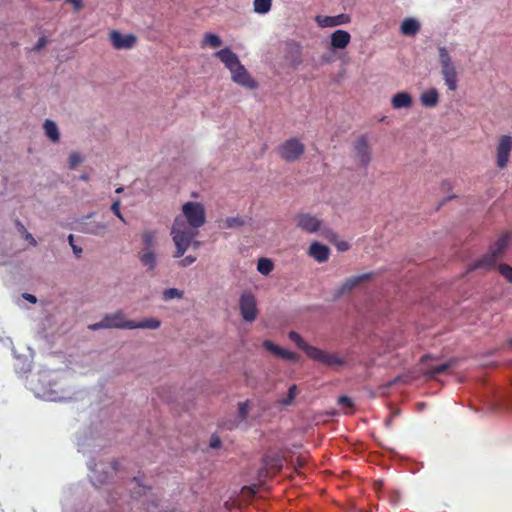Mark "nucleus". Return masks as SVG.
I'll return each mask as SVG.
<instances>
[{
    "instance_id": "1",
    "label": "nucleus",
    "mask_w": 512,
    "mask_h": 512,
    "mask_svg": "<svg viewBox=\"0 0 512 512\" xmlns=\"http://www.w3.org/2000/svg\"><path fill=\"white\" fill-rule=\"evenodd\" d=\"M206 222V213L200 202L188 201L182 206V214L176 216L171 228L176 251L174 258L184 255L192 240L199 234V228Z\"/></svg>"
},
{
    "instance_id": "2",
    "label": "nucleus",
    "mask_w": 512,
    "mask_h": 512,
    "mask_svg": "<svg viewBox=\"0 0 512 512\" xmlns=\"http://www.w3.org/2000/svg\"><path fill=\"white\" fill-rule=\"evenodd\" d=\"M509 241V235L504 234L501 237H499L491 246L488 251L481 259L475 261L473 264L470 265L469 271L474 270H491L495 267L499 257L504 252L508 245Z\"/></svg>"
},
{
    "instance_id": "3",
    "label": "nucleus",
    "mask_w": 512,
    "mask_h": 512,
    "mask_svg": "<svg viewBox=\"0 0 512 512\" xmlns=\"http://www.w3.org/2000/svg\"><path fill=\"white\" fill-rule=\"evenodd\" d=\"M439 65L440 73L445 85L449 91H455L458 88V71L446 47H439Z\"/></svg>"
},
{
    "instance_id": "4",
    "label": "nucleus",
    "mask_w": 512,
    "mask_h": 512,
    "mask_svg": "<svg viewBox=\"0 0 512 512\" xmlns=\"http://www.w3.org/2000/svg\"><path fill=\"white\" fill-rule=\"evenodd\" d=\"M305 152V145L297 138L292 137L285 140L277 148L278 155L286 162H295Z\"/></svg>"
},
{
    "instance_id": "5",
    "label": "nucleus",
    "mask_w": 512,
    "mask_h": 512,
    "mask_svg": "<svg viewBox=\"0 0 512 512\" xmlns=\"http://www.w3.org/2000/svg\"><path fill=\"white\" fill-rule=\"evenodd\" d=\"M450 367L449 362L439 363L435 359H430L428 356H424L420 361V368L418 369V373L420 372L422 375L426 376L428 379L435 378L437 375L443 374L447 372Z\"/></svg>"
},
{
    "instance_id": "6",
    "label": "nucleus",
    "mask_w": 512,
    "mask_h": 512,
    "mask_svg": "<svg viewBox=\"0 0 512 512\" xmlns=\"http://www.w3.org/2000/svg\"><path fill=\"white\" fill-rule=\"evenodd\" d=\"M309 358L328 367H338L345 364L344 358L339 354L328 353L317 347L309 349Z\"/></svg>"
},
{
    "instance_id": "7",
    "label": "nucleus",
    "mask_w": 512,
    "mask_h": 512,
    "mask_svg": "<svg viewBox=\"0 0 512 512\" xmlns=\"http://www.w3.org/2000/svg\"><path fill=\"white\" fill-rule=\"evenodd\" d=\"M240 313L247 322H253L257 318V302L255 296L250 292H245L239 300Z\"/></svg>"
},
{
    "instance_id": "8",
    "label": "nucleus",
    "mask_w": 512,
    "mask_h": 512,
    "mask_svg": "<svg viewBox=\"0 0 512 512\" xmlns=\"http://www.w3.org/2000/svg\"><path fill=\"white\" fill-rule=\"evenodd\" d=\"M356 160L363 167H367L372 160V152L366 135L359 136L353 143Z\"/></svg>"
},
{
    "instance_id": "9",
    "label": "nucleus",
    "mask_w": 512,
    "mask_h": 512,
    "mask_svg": "<svg viewBox=\"0 0 512 512\" xmlns=\"http://www.w3.org/2000/svg\"><path fill=\"white\" fill-rule=\"evenodd\" d=\"M512 150V136L504 135L500 137L496 148L497 166L503 169L507 166L510 152Z\"/></svg>"
},
{
    "instance_id": "10",
    "label": "nucleus",
    "mask_w": 512,
    "mask_h": 512,
    "mask_svg": "<svg viewBox=\"0 0 512 512\" xmlns=\"http://www.w3.org/2000/svg\"><path fill=\"white\" fill-rule=\"evenodd\" d=\"M103 317L108 329H133L132 320L127 319L122 310L106 314Z\"/></svg>"
},
{
    "instance_id": "11",
    "label": "nucleus",
    "mask_w": 512,
    "mask_h": 512,
    "mask_svg": "<svg viewBox=\"0 0 512 512\" xmlns=\"http://www.w3.org/2000/svg\"><path fill=\"white\" fill-rule=\"evenodd\" d=\"M231 76L233 82L247 89L252 90L258 87L257 81L251 77L247 69L242 64L231 72Z\"/></svg>"
},
{
    "instance_id": "12",
    "label": "nucleus",
    "mask_w": 512,
    "mask_h": 512,
    "mask_svg": "<svg viewBox=\"0 0 512 512\" xmlns=\"http://www.w3.org/2000/svg\"><path fill=\"white\" fill-rule=\"evenodd\" d=\"M109 39L115 49H131L136 44L137 38L133 34L123 35L117 30L109 33Z\"/></svg>"
},
{
    "instance_id": "13",
    "label": "nucleus",
    "mask_w": 512,
    "mask_h": 512,
    "mask_svg": "<svg viewBox=\"0 0 512 512\" xmlns=\"http://www.w3.org/2000/svg\"><path fill=\"white\" fill-rule=\"evenodd\" d=\"M297 227L307 233H315L321 227V220L309 213H300L296 216Z\"/></svg>"
},
{
    "instance_id": "14",
    "label": "nucleus",
    "mask_w": 512,
    "mask_h": 512,
    "mask_svg": "<svg viewBox=\"0 0 512 512\" xmlns=\"http://www.w3.org/2000/svg\"><path fill=\"white\" fill-rule=\"evenodd\" d=\"M107 230L104 223L90 220V216L83 218L78 224V231L92 235H103Z\"/></svg>"
},
{
    "instance_id": "15",
    "label": "nucleus",
    "mask_w": 512,
    "mask_h": 512,
    "mask_svg": "<svg viewBox=\"0 0 512 512\" xmlns=\"http://www.w3.org/2000/svg\"><path fill=\"white\" fill-rule=\"evenodd\" d=\"M215 56L224 64V66L232 72L240 64L238 56L228 47L221 49L215 53Z\"/></svg>"
},
{
    "instance_id": "16",
    "label": "nucleus",
    "mask_w": 512,
    "mask_h": 512,
    "mask_svg": "<svg viewBox=\"0 0 512 512\" xmlns=\"http://www.w3.org/2000/svg\"><path fill=\"white\" fill-rule=\"evenodd\" d=\"M215 56L224 64V66L232 72L240 64L238 56L228 47L221 49L215 53Z\"/></svg>"
},
{
    "instance_id": "17",
    "label": "nucleus",
    "mask_w": 512,
    "mask_h": 512,
    "mask_svg": "<svg viewBox=\"0 0 512 512\" xmlns=\"http://www.w3.org/2000/svg\"><path fill=\"white\" fill-rule=\"evenodd\" d=\"M308 255L318 263H324L329 259L330 249L328 246L315 241L309 246Z\"/></svg>"
},
{
    "instance_id": "18",
    "label": "nucleus",
    "mask_w": 512,
    "mask_h": 512,
    "mask_svg": "<svg viewBox=\"0 0 512 512\" xmlns=\"http://www.w3.org/2000/svg\"><path fill=\"white\" fill-rule=\"evenodd\" d=\"M350 16L347 14H339L336 16H317L316 22L320 27H334L350 22Z\"/></svg>"
},
{
    "instance_id": "19",
    "label": "nucleus",
    "mask_w": 512,
    "mask_h": 512,
    "mask_svg": "<svg viewBox=\"0 0 512 512\" xmlns=\"http://www.w3.org/2000/svg\"><path fill=\"white\" fill-rule=\"evenodd\" d=\"M374 276L373 273H364L357 276H351L347 278L342 286L340 287L339 292L341 294L346 293L359 286L362 282L371 279Z\"/></svg>"
},
{
    "instance_id": "20",
    "label": "nucleus",
    "mask_w": 512,
    "mask_h": 512,
    "mask_svg": "<svg viewBox=\"0 0 512 512\" xmlns=\"http://www.w3.org/2000/svg\"><path fill=\"white\" fill-rule=\"evenodd\" d=\"M391 105L395 110L410 108L413 105V98L408 92H399L391 98Z\"/></svg>"
},
{
    "instance_id": "21",
    "label": "nucleus",
    "mask_w": 512,
    "mask_h": 512,
    "mask_svg": "<svg viewBox=\"0 0 512 512\" xmlns=\"http://www.w3.org/2000/svg\"><path fill=\"white\" fill-rule=\"evenodd\" d=\"M351 40L350 34L345 30H336L331 35V46L334 49H344Z\"/></svg>"
},
{
    "instance_id": "22",
    "label": "nucleus",
    "mask_w": 512,
    "mask_h": 512,
    "mask_svg": "<svg viewBox=\"0 0 512 512\" xmlns=\"http://www.w3.org/2000/svg\"><path fill=\"white\" fill-rule=\"evenodd\" d=\"M420 102L423 106L428 108H434L439 103V92L436 88H429L422 92L420 96Z\"/></svg>"
},
{
    "instance_id": "23",
    "label": "nucleus",
    "mask_w": 512,
    "mask_h": 512,
    "mask_svg": "<svg viewBox=\"0 0 512 512\" xmlns=\"http://www.w3.org/2000/svg\"><path fill=\"white\" fill-rule=\"evenodd\" d=\"M44 130L46 136L52 141V142H58L60 139V133L58 130V127L56 123L52 120H46L44 122Z\"/></svg>"
},
{
    "instance_id": "24",
    "label": "nucleus",
    "mask_w": 512,
    "mask_h": 512,
    "mask_svg": "<svg viewBox=\"0 0 512 512\" xmlns=\"http://www.w3.org/2000/svg\"><path fill=\"white\" fill-rule=\"evenodd\" d=\"M161 325V322L156 319V318H146L142 321H134L132 320V326H133V329H137V328H140V329H158Z\"/></svg>"
},
{
    "instance_id": "25",
    "label": "nucleus",
    "mask_w": 512,
    "mask_h": 512,
    "mask_svg": "<svg viewBox=\"0 0 512 512\" xmlns=\"http://www.w3.org/2000/svg\"><path fill=\"white\" fill-rule=\"evenodd\" d=\"M139 259L143 266L148 270H153L156 266V255L151 250H145L139 255Z\"/></svg>"
},
{
    "instance_id": "26",
    "label": "nucleus",
    "mask_w": 512,
    "mask_h": 512,
    "mask_svg": "<svg viewBox=\"0 0 512 512\" xmlns=\"http://www.w3.org/2000/svg\"><path fill=\"white\" fill-rule=\"evenodd\" d=\"M288 337L289 339L294 342L296 344V346L298 348H300L301 350H303L306 355L309 357V349L310 348H314V346H311L309 344H307L304 339L301 337L300 334H298L297 332L295 331H291L289 332L288 334Z\"/></svg>"
},
{
    "instance_id": "27",
    "label": "nucleus",
    "mask_w": 512,
    "mask_h": 512,
    "mask_svg": "<svg viewBox=\"0 0 512 512\" xmlns=\"http://www.w3.org/2000/svg\"><path fill=\"white\" fill-rule=\"evenodd\" d=\"M15 227H16L18 233L26 241H28L31 246H36L37 245L36 239L33 237V235L30 232H28V230L26 229V227L24 226V224L20 220H18V219L15 220Z\"/></svg>"
},
{
    "instance_id": "28",
    "label": "nucleus",
    "mask_w": 512,
    "mask_h": 512,
    "mask_svg": "<svg viewBox=\"0 0 512 512\" xmlns=\"http://www.w3.org/2000/svg\"><path fill=\"white\" fill-rule=\"evenodd\" d=\"M272 0H254V12L258 14H266L271 10Z\"/></svg>"
},
{
    "instance_id": "29",
    "label": "nucleus",
    "mask_w": 512,
    "mask_h": 512,
    "mask_svg": "<svg viewBox=\"0 0 512 512\" xmlns=\"http://www.w3.org/2000/svg\"><path fill=\"white\" fill-rule=\"evenodd\" d=\"M274 268L272 260L269 258H260L257 263V270L263 275H269Z\"/></svg>"
},
{
    "instance_id": "30",
    "label": "nucleus",
    "mask_w": 512,
    "mask_h": 512,
    "mask_svg": "<svg viewBox=\"0 0 512 512\" xmlns=\"http://www.w3.org/2000/svg\"><path fill=\"white\" fill-rule=\"evenodd\" d=\"M222 44L221 38L213 33H206L202 40V46H210L212 48H217Z\"/></svg>"
},
{
    "instance_id": "31",
    "label": "nucleus",
    "mask_w": 512,
    "mask_h": 512,
    "mask_svg": "<svg viewBox=\"0 0 512 512\" xmlns=\"http://www.w3.org/2000/svg\"><path fill=\"white\" fill-rule=\"evenodd\" d=\"M297 393H298L297 385L296 384L291 385L288 389L287 396L285 398L279 400L278 403L283 406L292 405L297 396Z\"/></svg>"
},
{
    "instance_id": "32",
    "label": "nucleus",
    "mask_w": 512,
    "mask_h": 512,
    "mask_svg": "<svg viewBox=\"0 0 512 512\" xmlns=\"http://www.w3.org/2000/svg\"><path fill=\"white\" fill-rule=\"evenodd\" d=\"M401 32L404 35H414L416 34V19L408 18L401 25Z\"/></svg>"
},
{
    "instance_id": "33",
    "label": "nucleus",
    "mask_w": 512,
    "mask_h": 512,
    "mask_svg": "<svg viewBox=\"0 0 512 512\" xmlns=\"http://www.w3.org/2000/svg\"><path fill=\"white\" fill-rule=\"evenodd\" d=\"M142 240L143 244L146 247V250H150L155 243L156 231L145 230L142 232Z\"/></svg>"
},
{
    "instance_id": "34",
    "label": "nucleus",
    "mask_w": 512,
    "mask_h": 512,
    "mask_svg": "<svg viewBox=\"0 0 512 512\" xmlns=\"http://www.w3.org/2000/svg\"><path fill=\"white\" fill-rule=\"evenodd\" d=\"M338 404L341 406V408L345 411L346 414L351 413L354 406L352 399L345 395L340 396L338 398Z\"/></svg>"
},
{
    "instance_id": "35",
    "label": "nucleus",
    "mask_w": 512,
    "mask_h": 512,
    "mask_svg": "<svg viewBox=\"0 0 512 512\" xmlns=\"http://www.w3.org/2000/svg\"><path fill=\"white\" fill-rule=\"evenodd\" d=\"M183 292L176 288H168L163 292V299L168 301L174 298H182Z\"/></svg>"
},
{
    "instance_id": "36",
    "label": "nucleus",
    "mask_w": 512,
    "mask_h": 512,
    "mask_svg": "<svg viewBox=\"0 0 512 512\" xmlns=\"http://www.w3.org/2000/svg\"><path fill=\"white\" fill-rule=\"evenodd\" d=\"M277 357H280L282 359L296 361L298 359V355L295 352L283 349L280 347Z\"/></svg>"
},
{
    "instance_id": "37",
    "label": "nucleus",
    "mask_w": 512,
    "mask_h": 512,
    "mask_svg": "<svg viewBox=\"0 0 512 512\" xmlns=\"http://www.w3.org/2000/svg\"><path fill=\"white\" fill-rule=\"evenodd\" d=\"M244 225V220L240 217H228L225 220V227L226 228H235L240 227Z\"/></svg>"
},
{
    "instance_id": "38",
    "label": "nucleus",
    "mask_w": 512,
    "mask_h": 512,
    "mask_svg": "<svg viewBox=\"0 0 512 512\" xmlns=\"http://www.w3.org/2000/svg\"><path fill=\"white\" fill-rule=\"evenodd\" d=\"M500 274L510 283H512V267L507 264L499 265Z\"/></svg>"
},
{
    "instance_id": "39",
    "label": "nucleus",
    "mask_w": 512,
    "mask_h": 512,
    "mask_svg": "<svg viewBox=\"0 0 512 512\" xmlns=\"http://www.w3.org/2000/svg\"><path fill=\"white\" fill-rule=\"evenodd\" d=\"M82 162V157L79 153L73 152L69 156V167L70 169H75Z\"/></svg>"
},
{
    "instance_id": "40",
    "label": "nucleus",
    "mask_w": 512,
    "mask_h": 512,
    "mask_svg": "<svg viewBox=\"0 0 512 512\" xmlns=\"http://www.w3.org/2000/svg\"><path fill=\"white\" fill-rule=\"evenodd\" d=\"M111 210L122 222L126 223V220L120 211V200L113 202Z\"/></svg>"
},
{
    "instance_id": "41",
    "label": "nucleus",
    "mask_w": 512,
    "mask_h": 512,
    "mask_svg": "<svg viewBox=\"0 0 512 512\" xmlns=\"http://www.w3.org/2000/svg\"><path fill=\"white\" fill-rule=\"evenodd\" d=\"M263 347L270 351L271 353H273L274 355H277L278 352H279V349H280V346L274 344L273 342L269 341V340H265L263 342Z\"/></svg>"
},
{
    "instance_id": "42",
    "label": "nucleus",
    "mask_w": 512,
    "mask_h": 512,
    "mask_svg": "<svg viewBox=\"0 0 512 512\" xmlns=\"http://www.w3.org/2000/svg\"><path fill=\"white\" fill-rule=\"evenodd\" d=\"M195 261H196V257L189 255V256H186L185 258H183L182 260H180L178 264L181 267H188V266L192 265Z\"/></svg>"
},
{
    "instance_id": "43",
    "label": "nucleus",
    "mask_w": 512,
    "mask_h": 512,
    "mask_svg": "<svg viewBox=\"0 0 512 512\" xmlns=\"http://www.w3.org/2000/svg\"><path fill=\"white\" fill-rule=\"evenodd\" d=\"M248 412V402L239 403V415L242 419H245L247 417Z\"/></svg>"
},
{
    "instance_id": "44",
    "label": "nucleus",
    "mask_w": 512,
    "mask_h": 512,
    "mask_svg": "<svg viewBox=\"0 0 512 512\" xmlns=\"http://www.w3.org/2000/svg\"><path fill=\"white\" fill-rule=\"evenodd\" d=\"M88 328L93 331H96L99 329H108L107 323H105L104 317L102 318V320L100 322L89 325Z\"/></svg>"
},
{
    "instance_id": "45",
    "label": "nucleus",
    "mask_w": 512,
    "mask_h": 512,
    "mask_svg": "<svg viewBox=\"0 0 512 512\" xmlns=\"http://www.w3.org/2000/svg\"><path fill=\"white\" fill-rule=\"evenodd\" d=\"M66 3L72 4L75 12H78L83 8L82 0H66Z\"/></svg>"
},
{
    "instance_id": "46",
    "label": "nucleus",
    "mask_w": 512,
    "mask_h": 512,
    "mask_svg": "<svg viewBox=\"0 0 512 512\" xmlns=\"http://www.w3.org/2000/svg\"><path fill=\"white\" fill-rule=\"evenodd\" d=\"M210 446L214 449H218L221 447V440L217 436H213L210 441Z\"/></svg>"
},
{
    "instance_id": "47",
    "label": "nucleus",
    "mask_w": 512,
    "mask_h": 512,
    "mask_svg": "<svg viewBox=\"0 0 512 512\" xmlns=\"http://www.w3.org/2000/svg\"><path fill=\"white\" fill-rule=\"evenodd\" d=\"M46 43H47V40L45 37L39 38L38 42L36 43V45L34 47V50H36V51L41 50L43 47H45Z\"/></svg>"
},
{
    "instance_id": "48",
    "label": "nucleus",
    "mask_w": 512,
    "mask_h": 512,
    "mask_svg": "<svg viewBox=\"0 0 512 512\" xmlns=\"http://www.w3.org/2000/svg\"><path fill=\"white\" fill-rule=\"evenodd\" d=\"M23 298L33 304L37 302V298L29 293H24Z\"/></svg>"
},
{
    "instance_id": "49",
    "label": "nucleus",
    "mask_w": 512,
    "mask_h": 512,
    "mask_svg": "<svg viewBox=\"0 0 512 512\" xmlns=\"http://www.w3.org/2000/svg\"><path fill=\"white\" fill-rule=\"evenodd\" d=\"M72 250H73V253L75 254V256L77 258H80L81 257V254H82V248L77 246V245H72Z\"/></svg>"
},
{
    "instance_id": "50",
    "label": "nucleus",
    "mask_w": 512,
    "mask_h": 512,
    "mask_svg": "<svg viewBox=\"0 0 512 512\" xmlns=\"http://www.w3.org/2000/svg\"><path fill=\"white\" fill-rule=\"evenodd\" d=\"M338 249L341 251H345L348 249V244L346 242H342L338 245Z\"/></svg>"
},
{
    "instance_id": "51",
    "label": "nucleus",
    "mask_w": 512,
    "mask_h": 512,
    "mask_svg": "<svg viewBox=\"0 0 512 512\" xmlns=\"http://www.w3.org/2000/svg\"><path fill=\"white\" fill-rule=\"evenodd\" d=\"M68 241H69V244H70L71 247H72V245H75L74 244V236L72 234H70L68 236Z\"/></svg>"
},
{
    "instance_id": "52",
    "label": "nucleus",
    "mask_w": 512,
    "mask_h": 512,
    "mask_svg": "<svg viewBox=\"0 0 512 512\" xmlns=\"http://www.w3.org/2000/svg\"><path fill=\"white\" fill-rule=\"evenodd\" d=\"M417 407H418V412H419L425 407V404L422 402H418Z\"/></svg>"
},
{
    "instance_id": "53",
    "label": "nucleus",
    "mask_w": 512,
    "mask_h": 512,
    "mask_svg": "<svg viewBox=\"0 0 512 512\" xmlns=\"http://www.w3.org/2000/svg\"><path fill=\"white\" fill-rule=\"evenodd\" d=\"M193 244L194 248H198L200 246V242L199 241H193L190 243V245Z\"/></svg>"
},
{
    "instance_id": "54",
    "label": "nucleus",
    "mask_w": 512,
    "mask_h": 512,
    "mask_svg": "<svg viewBox=\"0 0 512 512\" xmlns=\"http://www.w3.org/2000/svg\"><path fill=\"white\" fill-rule=\"evenodd\" d=\"M507 397L512 402V387L511 390L508 392Z\"/></svg>"
},
{
    "instance_id": "55",
    "label": "nucleus",
    "mask_w": 512,
    "mask_h": 512,
    "mask_svg": "<svg viewBox=\"0 0 512 512\" xmlns=\"http://www.w3.org/2000/svg\"><path fill=\"white\" fill-rule=\"evenodd\" d=\"M123 191V188L122 187H119L116 189V193H121Z\"/></svg>"
},
{
    "instance_id": "56",
    "label": "nucleus",
    "mask_w": 512,
    "mask_h": 512,
    "mask_svg": "<svg viewBox=\"0 0 512 512\" xmlns=\"http://www.w3.org/2000/svg\"><path fill=\"white\" fill-rule=\"evenodd\" d=\"M81 179H83V180H87V179H88V176H87V175H82V176H81Z\"/></svg>"
},
{
    "instance_id": "57",
    "label": "nucleus",
    "mask_w": 512,
    "mask_h": 512,
    "mask_svg": "<svg viewBox=\"0 0 512 512\" xmlns=\"http://www.w3.org/2000/svg\"><path fill=\"white\" fill-rule=\"evenodd\" d=\"M509 345L512 347V338L509 340Z\"/></svg>"
}]
</instances>
